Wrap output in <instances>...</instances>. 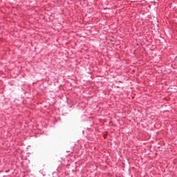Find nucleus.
Masks as SVG:
<instances>
[{
	"instance_id": "f257e3e1",
	"label": "nucleus",
	"mask_w": 177,
	"mask_h": 177,
	"mask_svg": "<svg viewBox=\"0 0 177 177\" xmlns=\"http://www.w3.org/2000/svg\"><path fill=\"white\" fill-rule=\"evenodd\" d=\"M175 60H176V62H177V56L176 57Z\"/></svg>"
}]
</instances>
